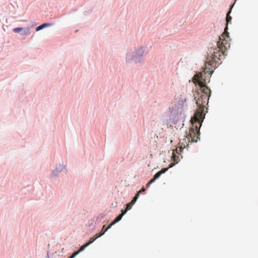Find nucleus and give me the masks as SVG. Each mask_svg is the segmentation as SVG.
I'll return each mask as SVG.
<instances>
[{"label": "nucleus", "mask_w": 258, "mask_h": 258, "mask_svg": "<svg viewBox=\"0 0 258 258\" xmlns=\"http://www.w3.org/2000/svg\"><path fill=\"white\" fill-rule=\"evenodd\" d=\"M211 95V90L209 88H204V90H200L197 91L194 94L195 100L198 107V109L195 112L194 116L191 119V123L193 127L190 130V134L195 137V133H197L198 125L201 127L202 122L204 118L205 115L203 114L204 108L208 103L209 98ZM196 138L195 137V140Z\"/></svg>", "instance_id": "nucleus-1"}, {"label": "nucleus", "mask_w": 258, "mask_h": 258, "mask_svg": "<svg viewBox=\"0 0 258 258\" xmlns=\"http://www.w3.org/2000/svg\"><path fill=\"white\" fill-rule=\"evenodd\" d=\"M227 26L226 27L224 32L219 36V40L217 43V49L216 51H214L212 54V60L216 61V59H220L221 54L224 55L227 48L230 47L229 41V36L227 31Z\"/></svg>", "instance_id": "nucleus-2"}, {"label": "nucleus", "mask_w": 258, "mask_h": 258, "mask_svg": "<svg viewBox=\"0 0 258 258\" xmlns=\"http://www.w3.org/2000/svg\"><path fill=\"white\" fill-rule=\"evenodd\" d=\"M206 73L205 69L204 71L195 75L192 78L193 83L195 84H198L201 90H204L205 87L208 88L206 84L210 82V78H207L205 77Z\"/></svg>", "instance_id": "nucleus-3"}, {"label": "nucleus", "mask_w": 258, "mask_h": 258, "mask_svg": "<svg viewBox=\"0 0 258 258\" xmlns=\"http://www.w3.org/2000/svg\"><path fill=\"white\" fill-rule=\"evenodd\" d=\"M192 125V123H191ZM193 127L192 126L189 129L188 134H187V136L186 137V139L183 140V142L181 143V146L179 148L180 151L181 152L182 150H183L184 148H185L186 147H188L189 145V143L191 142H197L199 139V135H200V125H198V128H197V133L195 134V138H196V140H195V136H192L190 133V130Z\"/></svg>", "instance_id": "nucleus-4"}, {"label": "nucleus", "mask_w": 258, "mask_h": 258, "mask_svg": "<svg viewBox=\"0 0 258 258\" xmlns=\"http://www.w3.org/2000/svg\"><path fill=\"white\" fill-rule=\"evenodd\" d=\"M169 168V167L162 169L161 170L158 172L154 175L153 178H152L151 180H150V181L148 183H147L146 186L147 187H149L150 185V184L151 183H152L153 182H154L156 179L158 178L162 174L165 173L168 169Z\"/></svg>", "instance_id": "nucleus-5"}, {"label": "nucleus", "mask_w": 258, "mask_h": 258, "mask_svg": "<svg viewBox=\"0 0 258 258\" xmlns=\"http://www.w3.org/2000/svg\"><path fill=\"white\" fill-rule=\"evenodd\" d=\"M125 211H122V213H121L120 215H118V216H117V217H116V218L113 220V221H112V222H111V224H110L109 225V226H108V227H107V228H106V229H107V231L109 229H110V228L111 227V226H112V225H113L114 224H115V223H116L117 222H118V221H119L121 219V218H122V216L125 214Z\"/></svg>", "instance_id": "nucleus-6"}, {"label": "nucleus", "mask_w": 258, "mask_h": 258, "mask_svg": "<svg viewBox=\"0 0 258 258\" xmlns=\"http://www.w3.org/2000/svg\"><path fill=\"white\" fill-rule=\"evenodd\" d=\"M106 231L107 229H105L103 232L96 233L93 237H91L89 241L87 242L88 245H89L90 244L93 243L97 238L103 235Z\"/></svg>", "instance_id": "nucleus-7"}, {"label": "nucleus", "mask_w": 258, "mask_h": 258, "mask_svg": "<svg viewBox=\"0 0 258 258\" xmlns=\"http://www.w3.org/2000/svg\"><path fill=\"white\" fill-rule=\"evenodd\" d=\"M172 159L174 163L173 164H171L169 167H171L173 165L177 163L179 161V157L178 156H176L174 152L172 153Z\"/></svg>", "instance_id": "nucleus-8"}, {"label": "nucleus", "mask_w": 258, "mask_h": 258, "mask_svg": "<svg viewBox=\"0 0 258 258\" xmlns=\"http://www.w3.org/2000/svg\"><path fill=\"white\" fill-rule=\"evenodd\" d=\"M50 25H51V24H49V23H44V24L39 26L38 27H37L36 29V31H39L47 26H49Z\"/></svg>", "instance_id": "nucleus-9"}, {"label": "nucleus", "mask_w": 258, "mask_h": 258, "mask_svg": "<svg viewBox=\"0 0 258 258\" xmlns=\"http://www.w3.org/2000/svg\"><path fill=\"white\" fill-rule=\"evenodd\" d=\"M141 192V191H139L137 193V194L136 195L135 197L133 198V199L132 200V201L131 202V205H134L135 203V202L137 200L138 198H139V195H140Z\"/></svg>", "instance_id": "nucleus-10"}, {"label": "nucleus", "mask_w": 258, "mask_h": 258, "mask_svg": "<svg viewBox=\"0 0 258 258\" xmlns=\"http://www.w3.org/2000/svg\"><path fill=\"white\" fill-rule=\"evenodd\" d=\"M231 12V10L228 12V13L227 14L226 16V22H227V25L228 24V23L231 21V17L230 16L229 14Z\"/></svg>", "instance_id": "nucleus-11"}, {"label": "nucleus", "mask_w": 258, "mask_h": 258, "mask_svg": "<svg viewBox=\"0 0 258 258\" xmlns=\"http://www.w3.org/2000/svg\"><path fill=\"white\" fill-rule=\"evenodd\" d=\"M23 29L22 28H16L13 29V31L15 33H19Z\"/></svg>", "instance_id": "nucleus-12"}, {"label": "nucleus", "mask_w": 258, "mask_h": 258, "mask_svg": "<svg viewBox=\"0 0 258 258\" xmlns=\"http://www.w3.org/2000/svg\"><path fill=\"white\" fill-rule=\"evenodd\" d=\"M131 203L127 205L126 209L124 211H125V213L127 211H128L131 209L132 206H131Z\"/></svg>", "instance_id": "nucleus-13"}, {"label": "nucleus", "mask_w": 258, "mask_h": 258, "mask_svg": "<svg viewBox=\"0 0 258 258\" xmlns=\"http://www.w3.org/2000/svg\"><path fill=\"white\" fill-rule=\"evenodd\" d=\"M212 62H211L210 61H207L206 62V68H207V66H211L212 65Z\"/></svg>", "instance_id": "nucleus-14"}, {"label": "nucleus", "mask_w": 258, "mask_h": 258, "mask_svg": "<svg viewBox=\"0 0 258 258\" xmlns=\"http://www.w3.org/2000/svg\"><path fill=\"white\" fill-rule=\"evenodd\" d=\"M26 34H30V30L29 29H26Z\"/></svg>", "instance_id": "nucleus-15"}, {"label": "nucleus", "mask_w": 258, "mask_h": 258, "mask_svg": "<svg viewBox=\"0 0 258 258\" xmlns=\"http://www.w3.org/2000/svg\"><path fill=\"white\" fill-rule=\"evenodd\" d=\"M105 225H103V227L102 228V230L100 232H103L106 228L105 229Z\"/></svg>", "instance_id": "nucleus-16"}, {"label": "nucleus", "mask_w": 258, "mask_h": 258, "mask_svg": "<svg viewBox=\"0 0 258 258\" xmlns=\"http://www.w3.org/2000/svg\"><path fill=\"white\" fill-rule=\"evenodd\" d=\"M207 73H208V74H209V75H211V74H212V73H213V71H210L208 70V71H207Z\"/></svg>", "instance_id": "nucleus-17"}, {"label": "nucleus", "mask_w": 258, "mask_h": 258, "mask_svg": "<svg viewBox=\"0 0 258 258\" xmlns=\"http://www.w3.org/2000/svg\"><path fill=\"white\" fill-rule=\"evenodd\" d=\"M145 189L144 188V187H143L141 189V190H140V191H141V192H143V191H145Z\"/></svg>", "instance_id": "nucleus-18"}, {"label": "nucleus", "mask_w": 258, "mask_h": 258, "mask_svg": "<svg viewBox=\"0 0 258 258\" xmlns=\"http://www.w3.org/2000/svg\"><path fill=\"white\" fill-rule=\"evenodd\" d=\"M57 171H58V170L56 168L55 169V171H53V174H55V172H57Z\"/></svg>", "instance_id": "nucleus-19"}, {"label": "nucleus", "mask_w": 258, "mask_h": 258, "mask_svg": "<svg viewBox=\"0 0 258 258\" xmlns=\"http://www.w3.org/2000/svg\"><path fill=\"white\" fill-rule=\"evenodd\" d=\"M177 151H178L177 149H176V151L177 153Z\"/></svg>", "instance_id": "nucleus-20"}]
</instances>
